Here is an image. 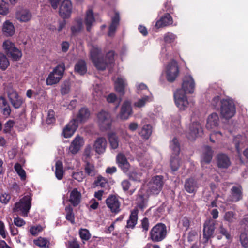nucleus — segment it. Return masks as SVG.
Wrapping results in <instances>:
<instances>
[{
	"instance_id": "cd10ccee",
	"label": "nucleus",
	"mask_w": 248,
	"mask_h": 248,
	"mask_svg": "<svg viewBox=\"0 0 248 248\" xmlns=\"http://www.w3.org/2000/svg\"><path fill=\"white\" fill-rule=\"evenodd\" d=\"M81 198L80 192L78 190L77 188H74L70 194L69 201L74 206H77L79 204Z\"/></svg>"
},
{
	"instance_id": "423d86ee",
	"label": "nucleus",
	"mask_w": 248,
	"mask_h": 248,
	"mask_svg": "<svg viewBox=\"0 0 248 248\" xmlns=\"http://www.w3.org/2000/svg\"><path fill=\"white\" fill-rule=\"evenodd\" d=\"M65 70V65L62 63L57 65L53 71L50 73L46 79V84L47 85H52L58 83L63 76Z\"/></svg>"
},
{
	"instance_id": "f257e3e1",
	"label": "nucleus",
	"mask_w": 248,
	"mask_h": 248,
	"mask_svg": "<svg viewBox=\"0 0 248 248\" xmlns=\"http://www.w3.org/2000/svg\"><path fill=\"white\" fill-rule=\"evenodd\" d=\"M195 89V82L190 75H186L183 80L182 89L174 92L173 96L175 105L181 110H185L194 105V102L188 100L186 94L192 93Z\"/></svg>"
},
{
	"instance_id": "4468645a",
	"label": "nucleus",
	"mask_w": 248,
	"mask_h": 248,
	"mask_svg": "<svg viewBox=\"0 0 248 248\" xmlns=\"http://www.w3.org/2000/svg\"><path fill=\"white\" fill-rule=\"evenodd\" d=\"M84 144L83 138L79 135L76 136L69 147V152L74 155L77 154Z\"/></svg>"
},
{
	"instance_id": "8fccbe9b",
	"label": "nucleus",
	"mask_w": 248,
	"mask_h": 248,
	"mask_svg": "<svg viewBox=\"0 0 248 248\" xmlns=\"http://www.w3.org/2000/svg\"><path fill=\"white\" fill-rule=\"evenodd\" d=\"M224 218L229 222H233L237 219L236 214L232 211L226 212L224 214Z\"/></svg>"
},
{
	"instance_id": "052dcab7",
	"label": "nucleus",
	"mask_w": 248,
	"mask_h": 248,
	"mask_svg": "<svg viewBox=\"0 0 248 248\" xmlns=\"http://www.w3.org/2000/svg\"><path fill=\"white\" fill-rule=\"evenodd\" d=\"M95 184L97 186H99L101 187H105L108 185V181L105 178L101 176H99L95 181Z\"/></svg>"
},
{
	"instance_id": "09e8293b",
	"label": "nucleus",
	"mask_w": 248,
	"mask_h": 248,
	"mask_svg": "<svg viewBox=\"0 0 248 248\" xmlns=\"http://www.w3.org/2000/svg\"><path fill=\"white\" fill-rule=\"evenodd\" d=\"M92 94L95 100H97L101 98L103 94L101 86L98 84L94 86Z\"/></svg>"
},
{
	"instance_id": "e2e57ef3",
	"label": "nucleus",
	"mask_w": 248,
	"mask_h": 248,
	"mask_svg": "<svg viewBox=\"0 0 248 248\" xmlns=\"http://www.w3.org/2000/svg\"><path fill=\"white\" fill-rule=\"evenodd\" d=\"M176 38V36L172 33L168 32L164 36V40L165 42L170 43L173 42Z\"/></svg>"
},
{
	"instance_id": "338daca9",
	"label": "nucleus",
	"mask_w": 248,
	"mask_h": 248,
	"mask_svg": "<svg viewBox=\"0 0 248 248\" xmlns=\"http://www.w3.org/2000/svg\"><path fill=\"white\" fill-rule=\"evenodd\" d=\"M11 199L10 194L4 193L0 196V202L1 203L7 204Z\"/></svg>"
},
{
	"instance_id": "864d4df0",
	"label": "nucleus",
	"mask_w": 248,
	"mask_h": 248,
	"mask_svg": "<svg viewBox=\"0 0 248 248\" xmlns=\"http://www.w3.org/2000/svg\"><path fill=\"white\" fill-rule=\"evenodd\" d=\"M239 241L242 246L244 248L248 247V233L246 232H242L239 236Z\"/></svg>"
},
{
	"instance_id": "ea45409f",
	"label": "nucleus",
	"mask_w": 248,
	"mask_h": 248,
	"mask_svg": "<svg viewBox=\"0 0 248 248\" xmlns=\"http://www.w3.org/2000/svg\"><path fill=\"white\" fill-rule=\"evenodd\" d=\"M152 131L151 126L150 124H146L142 127L140 134L144 139H148L151 136Z\"/></svg>"
},
{
	"instance_id": "4c0bfd02",
	"label": "nucleus",
	"mask_w": 248,
	"mask_h": 248,
	"mask_svg": "<svg viewBox=\"0 0 248 248\" xmlns=\"http://www.w3.org/2000/svg\"><path fill=\"white\" fill-rule=\"evenodd\" d=\"M55 175L57 178L61 180L63 175V165L62 162L57 161L55 164Z\"/></svg>"
},
{
	"instance_id": "49530a36",
	"label": "nucleus",
	"mask_w": 248,
	"mask_h": 248,
	"mask_svg": "<svg viewBox=\"0 0 248 248\" xmlns=\"http://www.w3.org/2000/svg\"><path fill=\"white\" fill-rule=\"evenodd\" d=\"M108 136L109 143L112 148L114 149H116L119 145L117 136L114 133H110L108 134Z\"/></svg>"
},
{
	"instance_id": "39448f33",
	"label": "nucleus",
	"mask_w": 248,
	"mask_h": 248,
	"mask_svg": "<svg viewBox=\"0 0 248 248\" xmlns=\"http://www.w3.org/2000/svg\"><path fill=\"white\" fill-rule=\"evenodd\" d=\"M235 112V107L232 100L226 99L221 101L220 114L222 118L229 119L234 115Z\"/></svg>"
},
{
	"instance_id": "79ce46f5",
	"label": "nucleus",
	"mask_w": 248,
	"mask_h": 248,
	"mask_svg": "<svg viewBox=\"0 0 248 248\" xmlns=\"http://www.w3.org/2000/svg\"><path fill=\"white\" fill-rule=\"evenodd\" d=\"M84 170L85 173L88 175L92 177L94 176L97 173V171L95 169L94 166L88 162H86Z\"/></svg>"
},
{
	"instance_id": "37998d69",
	"label": "nucleus",
	"mask_w": 248,
	"mask_h": 248,
	"mask_svg": "<svg viewBox=\"0 0 248 248\" xmlns=\"http://www.w3.org/2000/svg\"><path fill=\"white\" fill-rule=\"evenodd\" d=\"M170 165L173 171H175L178 170L180 166L178 156H176L174 155H171Z\"/></svg>"
},
{
	"instance_id": "f8f14e48",
	"label": "nucleus",
	"mask_w": 248,
	"mask_h": 248,
	"mask_svg": "<svg viewBox=\"0 0 248 248\" xmlns=\"http://www.w3.org/2000/svg\"><path fill=\"white\" fill-rule=\"evenodd\" d=\"M106 203L112 212L117 213L120 211L121 203L116 196L110 195L106 199Z\"/></svg>"
},
{
	"instance_id": "7c9ffc66",
	"label": "nucleus",
	"mask_w": 248,
	"mask_h": 248,
	"mask_svg": "<svg viewBox=\"0 0 248 248\" xmlns=\"http://www.w3.org/2000/svg\"><path fill=\"white\" fill-rule=\"evenodd\" d=\"M95 21V19L93 11L89 9L86 11L84 22L86 26L87 31H90L91 27Z\"/></svg>"
},
{
	"instance_id": "680f3d73",
	"label": "nucleus",
	"mask_w": 248,
	"mask_h": 248,
	"mask_svg": "<svg viewBox=\"0 0 248 248\" xmlns=\"http://www.w3.org/2000/svg\"><path fill=\"white\" fill-rule=\"evenodd\" d=\"M9 13L8 4L3 0H0V14L6 15Z\"/></svg>"
},
{
	"instance_id": "603ef678",
	"label": "nucleus",
	"mask_w": 248,
	"mask_h": 248,
	"mask_svg": "<svg viewBox=\"0 0 248 248\" xmlns=\"http://www.w3.org/2000/svg\"><path fill=\"white\" fill-rule=\"evenodd\" d=\"M137 87V93L138 94L140 93H145V94H147V93L149 94H151V93L149 92L147 86L144 84V83H141L136 85Z\"/></svg>"
},
{
	"instance_id": "de8ad7c7",
	"label": "nucleus",
	"mask_w": 248,
	"mask_h": 248,
	"mask_svg": "<svg viewBox=\"0 0 248 248\" xmlns=\"http://www.w3.org/2000/svg\"><path fill=\"white\" fill-rule=\"evenodd\" d=\"M138 161L140 164L143 167H150L151 166V159L145 155H143V156H139L138 157Z\"/></svg>"
},
{
	"instance_id": "a18cd8bd",
	"label": "nucleus",
	"mask_w": 248,
	"mask_h": 248,
	"mask_svg": "<svg viewBox=\"0 0 248 248\" xmlns=\"http://www.w3.org/2000/svg\"><path fill=\"white\" fill-rule=\"evenodd\" d=\"M83 28V23L81 19L76 21L75 25L71 27V31L73 35L79 33Z\"/></svg>"
},
{
	"instance_id": "2f4dec72",
	"label": "nucleus",
	"mask_w": 248,
	"mask_h": 248,
	"mask_svg": "<svg viewBox=\"0 0 248 248\" xmlns=\"http://www.w3.org/2000/svg\"><path fill=\"white\" fill-rule=\"evenodd\" d=\"M172 23V18L169 14H165L160 20H158L155 26L157 28H161L169 26Z\"/></svg>"
},
{
	"instance_id": "6ab92c4d",
	"label": "nucleus",
	"mask_w": 248,
	"mask_h": 248,
	"mask_svg": "<svg viewBox=\"0 0 248 248\" xmlns=\"http://www.w3.org/2000/svg\"><path fill=\"white\" fill-rule=\"evenodd\" d=\"M107 144L105 138L99 137L95 140L93 147L96 153L98 154H101L105 152Z\"/></svg>"
},
{
	"instance_id": "72a5a7b5",
	"label": "nucleus",
	"mask_w": 248,
	"mask_h": 248,
	"mask_svg": "<svg viewBox=\"0 0 248 248\" xmlns=\"http://www.w3.org/2000/svg\"><path fill=\"white\" fill-rule=\"evenodd\" d=\"M170 148L171 151V155L179 156L180 147L179 141L177 139L174 138L170 143Z\"/></svg>"
},
{
	"instance_id": "4d7b16f0",
	"label": "nucleus",
	"mask_w": 248,
	"mask_h": 248,
	"mask_svg": "<svg viewBox=\"0 0 248 248\" xmlns=\"http://www.w3.org/2000/svg\"><path fill=\"white\" fill-rule=\"evenodd\" d=\"M3 49L7 52V54H9L10 52H11L12 49H13L15 46L13 43H12L10 40H6L3 43Z\"/></svg>"
},
{
	"instance_id": "f03ea898",
	"label": "nucleus",
	"mask_w": 248,
	"mask_h": 248,
	"mask_svg": "<svg viewBox=\"0 0 248 248\" xmlns=\"http://www.w3.org/2000/svg\"><path fill=\"white\" fill-rule=\"evenodd\" d=\"M101 49L97 46H93L90 50V56L94 66L98 70H104L114 62V52L110 51L105 59L101 57Z\"/></svg>"
},
{
	"instance_id": "4be33fe9",
	"label": "nucleus",
	"mask_w": 248,
	"mask_h": 248,
	"mask_svg": "<svg viewBox=\"0 0 248 248\" xmlns=\"http://www.w3.org/2000/svg\"><path fill=\"white\" fill-rule=\"evenodd\" d=\"M219 118L217 113L211 114L208 117L206 127L211 130L217 127L219 125Z\"/></svg>"
},
{
	"instance_id": "5fc2aeb1",
	"label": "nucleus",
	"mask_w": 248,
	"mask_h": 248,
	"mask_svg": "<svg viewBox=\"0 0 248 248\" xmlns=\"http://www.w3.org/2000/svg\"><path fill=\"white\" fill-rule=\"evenodd\" d=\"M34 244L41 248H46L48 247L49 244L48 241L46 238L43 237H39L36 240H34Z\"/></svg>"
},
{
	"instance_id": "13d9d810",
	"label": "nucleus",
	"mask_w": 248,
	"mask_h": 248,
	"mask_svg": "<svg viewBox=\"0 0 248 248\" xmlns=\"http://www.w3.org/2000/svg\"><path fill=\"white\" fill-rule=\"evenodd\" d=\"M79 234L81 239L85 241L89 240L91 236L89 230L86 229H80Z\"/></svg>"
},
{
	"instance_id": "69168bd1",
	"label": "nucleus",
	"mask_w": 248,
	"mask_h": 248,
	"mask_svg": "<svg viewBox=\"0 0 248 248\" xmlns=\"http://www.w3.org/2000/svg\"><path fill=\"white\" fill-rule=\"evenodd\" d=\"M55 112L52 110H49L47 113V117L46 122L47 124H49L55 122Z\"/></svg>"
},
{
	"instance_id": "7ed1b4c3",
	"label": "nucleus",
	"mask_w": 248,
	"mask_h": 248,
	"mask_svg": "<svg viewBox=\"0 0 248 248\" xmlns=\"http://www.w3.org/2000/svg\"><path fill=\"white\" fill-rule=\"evenodd\" d=\"M31 194L24 196L18 202L15 203L13 209V212L24 217H27L31 208Z\"/></svg>"
},
{
	"instance_id": "b1692460",
	"label": "nucleus",
	"mask_w": 248,
	"mask_h": 248,
	"mask_svg": "<svg viewBox=\"0 0 248 248\" xmlns=\"http://www.w3.org/2000/svg\"><path fill=\"white\" fill-rule=\"evenodd\" d=\"M16 17L20 22H27L31 20L32 15L30 11L27 9H22L17 11Z\"/></svg>"
},
{
	"instance_id": "aec40b11",
	"label": "nucleus",
	"mask_w": 248,
	"mask_h": 248,
	"mask_svg": "<svg viewBox=\"0 0 248 248\" xmlns=\"http://www.w3.org/2000/svg\"><path fill=\"white\" fill-rule=\"evenodd\" d=\"M132 113L131 103L126 101L123 104L120 113V117L122 120H126Z\"/></svg>"
},
{
	"instance_id": "473e14b6",
	"label": "nucleus",
	"mask_w": 248,
	"mask_h": 248,
	"mask_svg": "<svg viewBox=\"0 0 248 248\" xmlns=\"http://www.w3.org/2000/svg\"><path fill=\"white\" fill-rule=\"evenodd\" d=\"M138 210L134 209L131 211L129 219L127 221L126 227L128 228H134L138 221Z\"/></svg>"
},
{
	"instance_id": "774afa93",
	"label": "nucleus",
	"mask_w": 248,
	"mask_h": 248,
	"mask_svg": "<svg viewBox=\"0 0 248 248\" xmlns=\"http://www.w3.org/2000/svg\"><path fill=\"white\" fill-rule=\"evenodd\" d=\"M221 102L219 97L217 96L213 98L211 104L214 109H217L218 108L219 105L221 104Z\"/></svg>"
},
{
	"instance_id": "e433bc0d",
	"label": "nucleus",
	"mask_w": 248,
	"mask_h": 248,
	"mask_svg": "<svg viewBox=\"0 0 248 248\" xmlns=\"http://www.w3.org/2000/svg\"><path fill=\"white\" fill-rule=\"evenodd\" d=\"M75 70L80 75H84L87 72L85 62L83 60L79 61L75 66Z\"/></svg>"
},
{
	"instance_id": "20e7f679",
	"label": "nucleus",
	"mask_w": 248,
	"mask_h": 248,
	"mask_svg": "<svg viewBox=\"0 0 248 248\" xmlns=\"http://www.w3.org/2000/svg\"><path fill=\"white\" fill-rule=\"evenodd\" d=\"M167 233L166 226L158 223L154 226L150 232V238L153 242H160L166 237Z\"/></svg>"
},
{
	"instance_id": "5701e85b",
	"label": "nucleus",
	"mask_w": 248,
	"mask_h": 248,
	"mask_svg": "<svg viewBox=\"0 0 248 248\" xmlns=\"http://www.w3.org/2000/svg\"><path fill=\"white\" fill-rule=\"evenodd\" d=\"M213 151L211 147L205 146L203 148V154L202 156V166L203 167L204 163H209L213 157Z\"/></svg>"
},
{
	"instance_id": "58836bf2",
	"label": "nucleus",
	"mask_w": 248,
	"mask_h": 248,
	"mask_svg": "<svg viewBox=\"0 0 248 248\" xmlns=\"http://www.w3.org/2000/svg\"><path fill=\"white\" fill-rule=\"evenodd\" d=\"M9 65L10 62L7 56L0 52V70H5Z\"/></svg>"
},
{
	"instance_id": "f3484780",
	"label": "nucleus",
	"mask_w": 248,
	"mask_h": 248,
	"mask_svg": "<svg viewBox=\"0 0 248 248\" xmlns=\"http://www.w3.org/2000/svg\"><path fill=\"white\" fill-rule=\"evenodd\" d=\"M90 115L89 110L85 108H82L79 110L76 117L73 118L71 120L76 122L78 126L80 123L85 122L89 118Z\"/></svg>"
},
{
	"instance_id": "ddd939ff",
	"label": "nucleus",
	"mask_w": 248,
	"mask_h": 248,
	"mask_svg": "<svg viewBox=\"0 0 248 248\" xmlns=\"http://www.w3.org/2000/svg\"><path fill=\"white\" fill-rule=\"evenodd\" d=\"M8 96L12 106L16 109L19 108L23 103L22 98L13 90L8 92Z\"/></svg>"
},
{
	"instance_id": "c85d7f7f",
	"label": "nucleus",
	"mask_w": 248,
	"mask_h": 248,
	"mask_svg": "<svg viewBox=\"0 0 248 248\" xmlns=\"http://www.w3.org/2000/svg\"><path fill=\"white\" fill-rule=\"evenodd\" d=\"M112 79L114 81L116 91L123 95L124 93V87L126 85L125 79L121 77H118L116 80H115L114 78Z\"/></svg>"
},
{
	"instance_id": "6e6d98bb",
	"label": "nucleus",
	"mask_w": 248,
	"mask_h": 248,
	"mask_svg": "<svg viewBox=\"0 0 248 248\" xmlns=\"http://www.w3.org/2000/svg\"><path fill=\"white\" fill-rule=\"evenodd\" d=\"M14 169L17 174L20 176L22 180H25L26 179V172L25 170L22 169L21 165L18 163L15 165Z\"/></svg>"
},
{
	"instance_id": "bf43d9fd",
	"label": "nucleus",
	"mask_w": 248,
	"mask_h": 248,
	"mask_svg": "<svg viewBox=\"0 0 248 248\" xmlns=\"http://www.w3.org/2000/svg\"><path fill=\"white\" fill-rule=\"evenodd\" d=\"M15 122L12 120H9L4 125L3 133H10L14 125Z\"/></svg>"
},
{
	"instance_id": "c03bdc74",
	"label": "nucleus",
	"mask_w": 248,
	"mask_h": 248,
	"mask_svg": "<svg viewBox=\"0 0 248 248\" xmlns=\"http://www.w3.org/2000/svg\"><path fill=\"white\" fill-rule=\"evenodd\" d=\"M65 211L66 212V219L71 223L74 224L75 217L73 208L70 205L67 206L65 207Z\"/></svg>"
},
{
	"instance_id": "c756f323",
	"label": "nucleus",
	"mask_w": 248,
	"mask_h": 248,
	"mask_svg": "<svg viewBox=\"0 0 248 248\" xmlns=\"http://www.w3.org/2000/svg\"><path fill=\"white\" fill-rule=\"evenodd\" d=\"M217 162L219 168H227L231 165L229 158L224 154H219L217 155Z\"/></svg>"
},
{
	"instance_id": "412c9836",
	"label": "nucleus",
	"mask_w": 248,
	"mask_h": 248,
	"mask_svg": "<svg viewBox=\"0 0 248 248\" xmlns=\"http://www.w3.org/2000/svg\"><path fill=\"white\" fill-rule=\"evenodd\" d=\"M118 166L124 172H126L130 168V164L125 156L123 153H119L116 157Z\"/></svg>"
},
{
	"instance_id": "6e6552de",
	"label": "nucleus",
	"mask_w": 248,
	"mask_h": 248,
	"mask_svg": "<svg viewBox=\"0 0 248 248\" xmlns=\"http://www.w3.org/2000/svg\"><path fill=\"white\" fill-rule=\"evenodd\" d=\"M179 74V68L176 61L172 60L166 67V78L169 82H173Z\"/></svg>"
},
{
	"instance_id": "bb28decb",
	"label": "nucleus",
	"mask_w": 248,
	"mask_h": 248,
	"mask_svg": "<svg viewBox=\"0 0 248 248\" xmlns=\"http://www.w3.org/2000/svg\"><path fill=\"white\" fill-rule=\"evenodd\" d=\"M0 109L1 113L6 117L10 116L11 109V107L6 99L2 97H0Z\"/></svg>"
},
{
	"instance_id": "f704fd0d",
	"label": "nucleus",
	"mask_w": 248,
	"mask_h": 248,
	"mask_svg": "<svg viewBox=\"0 0 248 248\" xmlns=\"http://www.w3.org/2000/svg\"><path fill=\"white\" fill-rule=\"evenodd\" d=\"M2 31L6 36H11L15 33V27L12 23L6 21L3 25Z\"/></svg>"
},
{
	"instance_id": "0eeeda50",
	"label": "nucleus",
	"mask_w": 248,
	"mask_h": 248,
	"mask_svg": "<svg viewBox=\"0 0 248 248\" xmlns=\"http://www.w3.org/2000/svg\"><path fill=\"white\" fill-rule=\"evenodd\" d=\"M164 184L163 177L157 175L153 177L148 183L147 191L151 194H158L161 190Z\"/></svg>"
},
{
	"instance_id": "2eb2a0df",
	"label": "nucleus",
	"mask_w": 248,
	"mask_h": 248,
	"mask_svg": "<svg viewBox=\"0 0 248 248\" xmlns=\"http://www.w3.org/2000/svg\"><path fill=\"white\" fill-rule=\"evenodd\" d=\"M72 11V3L69 0H64L62 3L59 10L60 16L64 19L69 17Z\"/></svg>"
},
{
	"instance_id": "3c124183",
	"label": "nucleus",
	"mask_w": 248,
	"mask_h": 248,
	"mask_svg": "<svg viewBox=\"0 0 248 248\" xmlns=\"http://www.w3.org/2000/svg\"><path fill=\"white\" fill-rule=\"evenodd\" d=\"M8 54L10 55L12 59L14 61L19 60L22 55L21 50L16 47H15Z\"/></svg>"
},
{
	"instance_id": "9d476101",
	"label": "nucleus",
	"mask_w": 248,
	"mask_h": 248,
	"mask_svg": "<svg viewBox=\"0 0 248 248\" xmlns=\"http://www.w3.org/2000/svg\"><path fill=\"white\" fill-rule=\"evenodd\" d=\"M99 124L103 129H109L110 127L112 119L110 114L105 111H101L97 114Z\"/></svg>"
},
{
	"instance_id": "9b49d317",
	"label": "nucleus",
	"mask_w": 248,
	"mask_h": 248,
	"mask_svg": "<svg viewBox=\"0 0 248 248\" xmlns=\"http://www.w3.org/2000/svg\"><path fill=\"white\" fill-rule=\"evenodd\" d=\"M215 223L212 219L206 220L203 226V239L204 242L207 243L209 239L212 237L215 229Z\"/></svg>"
},
{
	"instance_id": "a878e982",
	"label": "nucleus",
	"mask_w": 248,
	"mask_h": 248,
	"mask_svg": "<svg viewBox=\"0 0 248 248\" xmlns=\"http://www.w3.org/2000/svg\"><path fill=\"white\" fill-rule=\"evenodd\" d=\"M120 19L119 13L115 12L114 16L111 18V23L109 27L108 36H113L114 35L116 28L119 24Z\"/></svg>"
},
{
	"instance_id": "a211bd4d",
	"label": "nucleus",
	"mask_w": 248,
	"mask_h": 248,
	"mask_svg": "<svg viewBox=\"0 0 248 248\" xmlns=\"http://www.w3.org/2000/svg\"><path fill=\"white\" fill-rule=\"evenodd\" d=\"M77 123L74 121L71 120L64 128L62 134L65 138L71 137L78 127Z\"/></svg>"
},
{
	"instance_id": "393cba45",
	"label": "nucleus",
	"mask_w": 248,
	"mask_h": 248,
	"mask_svg": "<svg viewBox=\"0 0 248 248\" xmlns=\"http://www.w3.org/2000/svg\"><path fill=\"white\" fill-rule=\"evenodd\" d=\"M198 187L199 185L197 181L193 178H189L186 180L185 188L188 193H194L196 192Z\"/></svg>"
},
{
	"instance_id": "1a4fd4ad",
	"label": "nucleus",
	"mask_w": 248,
	"mask_h": 248,
	"mask_svg": "<svg viewBox=\"0 0 248 248\" xmlns=\"http://www.w3.org/2000/svg\"><path fill=\"white\" fill-rule=\"evenodd\" d=\"M202 132V128L201 124L197 121L193 122L190 125L186 136L189 140H193L196 138L201 136Z\"/></svg>"
},
{
	"instance_id": "dca6fc26",
	"label": "nucleus",
	"mask_w": 248,
	"mask_h": 248,
	"mask_svg": "<svg viewBox=\"0 0 248 248\" xmlns=\"http://www.w3.org/2000/svg\"><path fill=\"white\" fill-rule=\"evenodd\" d=\"M243 197L242 188L241 186H233L231 189L229 200L232 202H237L242 200Z\"/></svg>"
},
{
	"instance_id": "c9c22d12",
	"label": "nucleus",
	"mask_w": 248,
	"mask_h": 248,
	"mask_svg": "<svg viewBox=\"0 0 248 248\" xmlns=\"http://www.w3.org/2000/svg\"><path fill=\"white\" fill-rule=\"evenodd\" d=\"M152 100V96L151 94H146L143 95L141 98L138 99L134 103V106L138 108H142L144 107L146 103Z\"/></svg>"
},
{
	"instance_id": "a19ab883",
	"label": "nucleus",
	"mask_w": 248,
	"mask_h": 248,
	"mask_svg": "<svg viewBox=\"0 0 248 248\" xmlns=\"http://www.w3.org/2000/svg\"><path fill=\"white\" fill-rule=\"evenodd\" d=\"M142 176V173L140 170L136 168L131 170L129 173L130 178L135 181H140Z\"/></svg>"
},
{
	"instance_id": "0e129e2a",
	"label": "nucleus",
	"mask_w": 248,
	"mask_h": 248,
	"mask_svg": "<svg viewBox=\"0 0 248 248\" xmlns=\"http://www.w3.org/2000/svg\"><path fill=\"white\" fill-rule=\"evenodd\" d=\"M72 177L78 182H82L85 178V175L83 171H80L73 173L72 174Z\"/></svg>"
}]
</instances>
